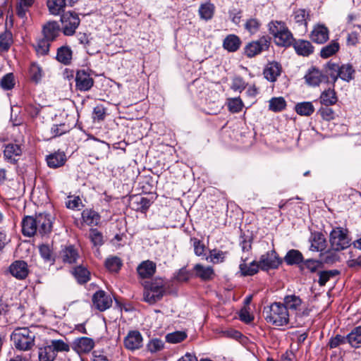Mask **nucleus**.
Wrapping results in <instances>:
<instances>
[{
	"label": "nucleus",
	"instance_id": "nucleus-1",
	"mask_svg": "<svg viewBox=\"0 0 361 361\" xmlns=\"http://www.w3.org/2000/svg\"><path fill=\"white\" fill-rule=\"evenodd\" d=\"M263 317L266 322L275 326H283L289 324L290 315L281 302H274L263 309Z\"/></svg>",
	"mask_w": 361,
	"mask_h": 361
},
{
	"label": "nucleus",
	"instance_id": "nucleus-2",
	"mask_svg": "<svg viewBox=\"0 0 361 361\" xmlns=\"http://www.w3.org/2000/svg\"><path fill=\"white\" fill-rule=\"evenodd\" d=\"M69 345L62 340H50L38 347L39 361H54L59 352H68Z\"/></svg>",
	"mask_w": 361,
	"mask_h": 361
},
{
	"label": "nucleus",
	"instance_id": "nucleus-3",
	"mask_svg": "<svg viewBox=\"0 0 361 361\" xmlns=\"http://www.w3.org/2000/svg\"><path fill=\"white\" fill-rule=\"evenodd\" d=\"M35 334L27 328H17L11 336L15 347L20 350H28L35 345Z\"/></svg>",
	"mask_w": 361,
	"mask_h": 361
},
{
	"label": "nucleus",
	"instance_id": "nucleus-4",
	"mask_svg": "<svg viewBox=\"0 0 361 361\" xmlns=\"http://www.w3.org/2000/svg\"><path fill=\"white\" fill-rule=\"evenodd\" d=\"M269 30L277 45L287 47L292 43L293 35L283 22L271 21L269 24Z\"/></svg>",
	"mask_w": 361,
	"mask_h": 361
},
{
	"label": "nucleus",
	"instance_id": "nucleus-5",
	"mask_svg": "<svg viewBox=\"0 0 361 361\" xmlns=\"http://www.w3.org/2000/svg\"><path fill=\"white\" fill-rule=\"evenodd\" d=\"M164 293V281L157 279L145 285L143 293L144 300L150 304H154L162 298Z\"/></svg>",
	"mask_w": 361,
	"mask_h": 361
},
{
	"label": "nucleus",
	"instance_id": "nucleus-6",
	"mask_svg": "<svg viewBox=\"0 0 361 361\" xmlns=\"http://www.w3.org/2000/svg\"><path fill=\"white\" fill-rule=\"evenodd\" d=\"M61 21L62 23L61 30L66 36L73 35L80 23L78 14L73 12L63 13L61 17Z\"/></svg>",
	"mask_w": 361,
	"mask_h": 361
},
{
	"label": "nucleus",
	"instance_id": "nucleus-7",
	"mask_svg": "<svg viewBox=\"0 0 361 361\" xmlns=\"http://www.w3.org/2000/svg\"><path fill=\"white\" fill-rule=\"evenodd\" d=\"M329 241L332 249L336 251L344 250L350 245L348 236L341 228L331 232Z\"/></svg>",
	"mask_w": 361,
	"mask_h": 361
},
{
	"label": "nucleus",
	"instance_id": "nucleus-8",
	"mask_svg": "<svg viewBox=\"0 0 361 361\" xmlns=\"http://www.w3.org/2000/svg\"><path fill=\"white\" fill-rule=\"evenodd\" d=\"M54 218L49 214L39 213L35 216L37 234L44 236L49 234L52 230Z\"/></svg>",
	"mask_w": 361,
	"mask_h": 361
},
{
	"label": "nucleus",
	"instance_id": "nucleus-9",
	"mask_svg": "<svg viewBox=\"0 0 361 361\" xmlns=\"http://www.w3.org/2000/svg\"><path fill=\"white\" fill-rule=\"evenodd\" d=\"M76 89L81 91L90 90L94 85V80L86 71L79 70L75 75Z\"/></svg>",
	"mask_w": 361,
	"mask_h": 361
},
{
	"label": "nucleus",
	"instance_id": "nucleus-10",
	"mask_svg": "<svg viewBox=\"0 0 361 361\" xmlns=\"http://www.w3.org/2000/svg\"><path fill=\"white\" fill-rule=\"evenodd\" d=\"M92 303L97 310L103 312L111 306L112 300L105 291L98 290L92 296Z\"/></svg>",
	"mask_w": 361,
	"mask_h": 361
},
{
	"label": "nucleus",
	"instance_id": "nucleus-11",
	"mask_svg": "<svg viewBox=\"0 0 361 361\" xmlns=\"http://www.w3.org/2000/svg\"><path fill=\"white\" fill-rule=\"evenodd\" d=\"M259 267L263 270H268L269 269H276L281 264V261L276 252L270 251L260 257L258 262H257Z\"/></svg>",
	"mask_w": 361,
	"mask_h": 361
},
{
	"label": "nucleus",
	"instance_id": "nucleus-12",
	"mask_svg": "<svg viewBox=\"0 0 361 361\" xmlns=\"http://www.w3.org/2000/svg\"><path fill=\"white\" fill-rule=\"evenodd\" d=\"M94 346L93 339L88 337L77 338L72 344V348L79 355L90 352Z\"/></svg>",
	"mask_w": 361,
	"mask_h": 361
},
{
	"label": "nucleus",
	"instance_id": "nucleus-13",
	"mask_svg": "<svg viewBox=\"0 0 361 361\" xmlns=\"http://www.w3.org/2000/svg\"><path fill=\"white\" fill-rule=\"evenodd\" d=\"M268 47V41L264 38H262L259 40L252 42L246 45L245 47V54L247 57L251 58L259 54L263 50L267 49Z\"/></svg>",
	"mask_w": 361,
	"mask_h": 361
},
{
	"label": "nucleus",
	"instance_id": "nucleus-14",
	"mask_svg": "<svg viewBox=\"0 0 361 361\" xmlns=\"http://www.w3.org/2000/svg\"><path fill=\"white\" fill-rule=\"evenodd\" d=\"M61 27L56 21H49L42 26L43 37L48 40L53 42L60 35Z\"/></svg>",
	"mask_w": 361,
	"mask_h": 361
},
{
	"label": "nucleus",
	"instance_id": "nucleus-15",
	"mask_svg": "<svg viewBox=\"0 0 361 361\" xmlns=\"http://www.w3.org/2000/svg\"><path fill=\"white\" fill-rule=\"evenodd\" d=\"M22 153L21 146L13 143L6 145L4 151L5 159L11 164L16 163L21 157Z\"/></svg>",
	"mask_w": 361,
	"mask_h": 361
},
{
	"label": "nucleus",
	"instance_id": "nucleus-16",
	"mask_svg": "<svg viewBox=\"0 0 361 361\" xmlns=\"http://www.w3.org/2000/svg\"><path fill=\"white\" fill-rule=\"evenodd\" d=\"M125 347L130 350L139 349L142 345V336L137 331H130L124 339Z\"/></svg>",
	"mask_w": 361,
	"mask_h": 361
},
{
	"label": "nucleus",
	"instance_id": "nucleus-17",
	"mask_svg": "<svg viewBox=\"0 0 361 361\" xmlns=\"http://www.w3.org/2000/svg\"><path fill=\"white\" fill-rule=\"evenodd\" d=\"M12 276L18 279H24L28 275L27 264L24 261H16L9 267Z\"/></svg>",
	"mask_w": 361,
	"mask_h": 361
},
{
	"label": "nucleus",
	"instance_id": "nucleus-18",
	"mask_svg": "<svg viewBox=\"0 0 361 361\" xmlns=\"http://www.w3.org/2000/svg\"><path fill=\"white\" fill-rule=\"evenodd\" d=\"M59 256L63 262L69 264L76 263L80 257L77 249L73 245H68L63 248Z\"/></svg>",
	"mask_w": 361,
	"mask_h": 361
},
{
	"label": "nucleus",
	"instance_id": "nucleus-19",
	"mask_svg": "<svg viewBox=\"0 0 361 361\" xmlns=\"http://www.w3.org/2000/svg\"><path fill=\"white\" fill-rule=\"evenodd\" d=\"M157 266L154 262L150 260L143 261L137 267L138 275L142 279L152 277L156 271Z\"/></svg>",
	"mask_w": 361,
	"mask_h": 361
},
{
	"label": "nucleus",
	"instance_id": "nucleus-20",
	"mask_svg": "<svg viewBox=\"0 0 361 361\" xmlns=\"http://www.w3.org/2000/svg\"><path fill=\"white\" fill-rule=\"evenodd\" d=\"M311 39L316 43L322 44L329 39V30L322 25H318L314 27L310 34Z\"/></svg>",
	"mask_w": 361,
	"mask_h": 361
},
{
	"label": "nucleus",
	"instance_id": "nucleus-21",
	"mask_svg": "<svg viewBox=\"0 0 361 361\" xmlns=\"http://www.w3.org/2000/svg\"><path fill=\"white\" fill-rule=\"evenodd\" d=\"M23 234L27 237L37 234L35 216H25L22 221Z\"/></svg>",
	"mask_w": 361,
	"mask_h": 361
},
{
	"label": "nucleus",
	"instance_id": "nucleus-22",
	"mask_svg": "<svg viewBox=\"0 0 361 361\" xmlns=\"http://www.w3.org/2000/svg\"><path fill=\"white\" fill-rule=\"evenodd\" d=\"M66 161L64 152H57L49 154L47 157V165L50 168L56 169L63 166Z\"/></svg>",
	"mask_w": 361,
	"mask_h": 361
},
{
	"label": "nucleus",
	"instance_id": "nucleus-23",
	"mask_svg": "<svg viewBox=\"0 0 361 361\" xmlns=\"http://www.w3.org/2000/svg\"><path fill=\"white\" fill-rule=\"evenodd\" d=\"M82 219L88 226H97L100 222L101 216L96 211L86 209L82 212Z\"/></svg>",
	"mask_w": 361,
	"mask_h": 361
},
{
	"label": "nucleus",
	"instance_id": "nucleus-24",
	"mask_svg": "<svg viewBox=\"0 0 361 361\" xmlns=\"http://www.w3.org/2000/svg\"><path fill=\"white\" fill-rule=\"evenodd\" d=\"M281 73V66L277 62L269 63L264 70V78L271 81L276 80Z\"/></svg>",
	"mask_w": 361,
	"mask_h": 361
},
{
	"label": "nucleus",
	"instance_id": "nucleus-25",
	"mask_svg": "<svg viewBox=\"0 0 361 361\" xmlns=\"http://www.w3.org/2000/svg\"><path fill=\"white\" fill-rule=\"evenodd\" d=\"M294 49L297 54L304 56H309L313 52L314 47L309 41L299 39L294 43Z\"/></svg>",
	"mask_w": 361,
	"mask_h": 361
},
{
	"label": "nucleus",
	"instance_id": "nucleus-26",
	"mask_svg": "<svg viewBox=\"0 0 361 361\" xmlns=\"http://www.w3.org/2000/svg\"><path fill=\"white\" fill-rule=\"evenodd\" d=\"M241 44V40L235 35H228L223 42V47L230 52L236 51Z\"/></svg>",
	"mask_w": 361,
	"mask_h": 361
},
{
	"label": "nucleus",
	"instance_id": "nucleus-27",
	"mask_svg": "<svg viewBox=\"0 0 361 361\" xmlns=\"http://www.w3.org/2000/svg\"><path fill=\"white\" fill-rule=\"evenodd\" d=\"M73 51L68 46H62L57 49L56 59L64 65H69L72 60Z\"/></svg>",
	"mask_w": 361,
	"mask_h": 361
},
{
	"label": "nucleus",
	"instance_id": "nucleus-28",
	"mask_svg": "<svg viewBox=\"0 0 361 361\" xmlns=\"http://www.w3.org/2000/svg\"><path fill=\"white\" fill-rule=\"evenodd\" d=\"M283 306L286 310L298 311L300 310L302 300L295 295H286L283 298Z\"/></svg>",
	"mask_w": 361,
	"mask_h": 361
},
{
	"label": "nucleus",
	"instance_id": "nucleus-29",
	"mask_svg": "<svg viewBox=\"0 0 361 361\" xmlns=\"http://www.w3.org/2000/svg\"><path fill=\"white\" fill-rule=\"evenodd\" d=\"M324 78L325 76L322 72L316 68H313L305 75L306 82L312 86L319 85Z\"/></svg>",
	"mask_w": 361,
	"mask_h": 361
},
{
	"label": "nucleus",
	"instance_id": "nucleus-30",
	"mask_svg": "<svg viewBox=\"0 0 361 361\" xmlns=\"http://www.w3.org/2000/svg\"><path fill=\"white\" fill-rule=\"evenodd\" d=\"M320 103L324 106L334 105L337 102V97L334 89L329 88L322 92L320 95Z\"/></svg>",
	"mask_w": 361,
	"mask_h": 361
},
{
	"label": "nucleus",
	"instance_id": "nucleus-31",
	"mask_svg": "<svg viewBox=\"0 0 361 361\" xmlns=\"http://www.w3.org/2000/svg\"><path fill=\"white\" fill-rule=\"evenodd\" d=\"M348 343L353 348L361 346V326L354 328L346 336Z\"/></svg>",
	"mask_w": 361,
	"mask_h": 361
},
{
	"label": "nucleus",
	"instance_id": "nucleus-32",
	"mask_svg": "<svg viewBox=\"0 0 361 361\" xmlns=\"http://www.w3.org/2000/svg\"><path fill=\"white\" fill-rule=\"evenodd\" d=\"M349 28L351 29V31L347 36V44L348 46H355L359 42L360 35L361 33V25H353L352 27Z\"/></svg>",
	"mask_w": 361,
	"mask_h": 361
},
{
	"label": "nucleus",
	"instance_id": "nucleus-33",
	"mask_svg": "<svg viewBox=\"0 0 361 361\" xmlns=\"http://www.w3.org/2000/svg\"><path fill=\"white\" fill-rule=\"evenodd\" d=\"M295 109L299 115L305 116H309L314 111V107L310 102L298 103L295 106Z\"/></svg>",
	"mask_w": 361,
	"mask_h": 361
},
{
	"label": "nucleus",
	"instance_id": "nucleus-34",
	"mask_svg": "<svg viewBox=\"0 0 361 361\" xmlns=\"http://www.w3.org/2000/svg\"><path fill=\"white\" fill-rule=\"evenodd\" d=\"M303 260L302 253L297 250H289L284 257L285 262L288 265L298 264Z\"/></svg>",
	"mask_w": 361,
	"mask_h": 361
},
{
	"label": "nucleus",
	"instance_id": "nucleus-35",
	"mask_svg": "<svg viewBox=\"0 0 361 361\" xmlns=\"http://www.w3.org/2000/svg\"><path fill=\"white\" fill-rule=\"evenodd\" d=\"M194 271L196 276L202 280H209L214 274V270L211 267H204L200 264H197L194 267Z\"/></svg>",
	"mask_w": 361,
	"mask_h": 361
},
{
	"label": "nucleus",
	"instance_id": "nucleus-36",
	"mask_svg": "<svg viewBox=\"0 0 361 361\" xmlns=\"http://www.w3.org/2000/svg\"><path fill=\"white\" fill-rule=\"evenodd\" d=\"M309 16V13L305 9L302 8L296 10L293 13V18L295 23L298 26H303L305 29L307 28Z\"/></svg>",
	"mask_w": 361,
	"mask_h": 361
},
{
	"label": "nucleus",
	"instance_id": "nucleus-37",
	"mask_svg": "<svg viewBox=\"0 0 361 361\" xmlns=\"http://www.w3.org/2000/svg\"><path fill=\"white\" fill-rule=\"evenodd\" d=\"M339 48L338 42L334 40L321 49L320 56L323 59H327L335 54L339 50Z\"/></svg>",
	"mask_w": 361,
	"mask_h": 361
},
{
	"label": "nucleus",
	"instance_id": "nucleus-38",
	"mask_svg": "<svg viewBox=\"0 0 361 361\" xmlns=\"http://www.w3.org/2000/svg\"><path fill=\"white\" fill-rule=\"evenodd\" d=\"M47 6L52 15H59L66 6V0H48Z\"/></svg>",
	"mask_w": 361,
	"mask_h": 361
},
{
	"label": "nucleus",
	"instance_id": "nucleus-39",
	"mask_svg": "<svg viewBox=\"0 0 361 361\" xmlns=\"http://www.w3.org/2000/svg\"><path fill=\"white\" fill-rule=\"evenodd\" d=\"M239 268L242 275L252 276L258 271L259 267L255 261H252L249 264L243 262L240 264Z\"/></svg>",
	"mask_w": 361,
	"mask_h": 361
},
{
	"label": "nucleus",
	"instance_id": "nucleus-40",
	"mask_svg": "<svg viewBox=\"0 0 361 361\" xmlns=\"http://www.w3.org/2000/svg\"><path fill=\"white\" fill-rule=\"evenodd\" d=\"M339 78L344 81L349 82L353 79L355 70L350 64H343L339 66Z\"/></svg>",
	"mask_w": 361,
	"mask_h": 361
},
{
	"label": "nucleus",
	"instance_id": "nucleus-41",
	"mask_svg": "<svg viewBox=\"0 0 361 361\" xmlns=\"http://www.w3.org/2000/svg\"><path fill=\"white\" fill-rule=\"evenodd\" d=\"M72 274L80 283H85L89 281V271L83 267L78 266L73 269Z\"/></svg>",
	"mask_w": 361,
	"mask_h": 361
},
{
	"label": "nucleus",
	"instance_id": "nucleus-42",
	"mask_svg": "<svg viewBox=\"0 0 361 361\" xmlns=\"http://www.w3.org/2000/svg\"><path fill=\"white\" fill-rule=\"evenodd\" d=\"M269 109L274 112H278L286 108V102L283 97H273L269 100Z\"/></svg>",
	"mask_w": 361,
	"mask_h": 361
},
{
	"label": "nucleus",
	"instance_id": "nucleus-43",
	"mask_svg": "<svg viewBox=\"0 0 361 361\" xmlns=\"http://www.w3.org/2000/svg\"><path fill=\"white\" fill-rule=\"evenodd\" d=\"M214 13V6L210 3L202 4L199 8L201 18L206 20H210L213 17Z\"/></svg>",
	"mask_w": 361,
	"mask_h": 361
},
{
	"label": "nucleus",
	"instance_id": "nucleus-44",
	"mask_svg": "<svg viewBox=\"0 0 361 361\" xmlns=\"http://www.w3.org/2000/svg\"><path fill=\"white\" fill-rule=\"evenodd\" d=\"M187 338V334L184 331H177L166 335L165 338L168 343H178Z\"/></svg>",
	"mask_w": 361,
	"mask_h": 361
},
{
	"label": "nucleus",
	"instance_id": "nucleus-45",
	"mask_svg": "<svg viewBox=\"0 0 361 361\" xmlns=\"http://www.w3.org/2000/svg\"><path fill=\"white\" fill-rule=\"evenodd\" d=\"M105 266L112 272H117L122 266V261L118 257H111L106 259Z\"/></svg>",
	"mask_w": 361,
	"mask_h": 361
},
{
	"label": "nucleus",
	"instance_id": "nucleus-46",
	"mask_svg": "<svg viewBox=\"0 0 361 361\" xmlns=\"http://www.w3.org/2000/svg\"><path fill=\"white\" fill-rule=\"evenodd\" d=\"M50 42L51 41L44 37L39 39L35 45L37 53L40 55H46L49 51Z\"/></svg>",
	"mask_w": 361,
	"mask_h": 361
},
{
	"label": "nucleus",
	"instance_id": "nucleus-47",
	"mask_svg": "<svg viewBox=\"0 0 361 361\" xmlns=\"http://www.w3.org/2000/svg\"><path fill=\"white\" fill-rule=\"evenodd\" d=\"M15 85L14 75L13 73L6 74L0 81V86L5 90H10Z\"/></svg>",
	"mask_w": 361,
	"mask_h": 361
},
{
	"label": "nucleus",
	"instance_id": "nucleus-48",
	"mask_svg": "<svg viewBox=\"0 0 361 361\" xmlns=\"http://www.w3.org/2000/svg\"><path fill=\"white\" fill-rule=\"evenodd\" d=\"M338 274L336 270L322 271L319 272L318 283L320 286H324L330 278L336 276Z\"/></svg>",
	"mask_w": 361,
	"mask_h": 361
},
{
	"label": "nucleus",
	"instance_id": "nucleus-49",
	"mask_svg": "<svg viewBox=\"0 0 361 361\" xmlns=\"http://www.w3.org/2000/svg\"><path fill=\"white\" fill-rule=\"evenodd\" d=\"M339 65L334 63H329L326 66V73L333 80L334 84L339 78Z\"/></svg>",
	"mask_w": 361,
	"mask_h": 361
},
{
	"label": "nucleus",
	"instance_id": "nucleus-50",
	"mask_svg": "<svg viewBox=\"0 0 361 361\" xmlns=\"http://www.w3.org/2000/svg\"><path fill=\"white\" fill-rule=\"evenodd\" d=\"M30 75L32 81L38 82L42 76V70L37 64L32 63L30 68Z\"/></svg>",
	"mask_w": 361,
	"mask_h": 361
},
{
	"label": "nucleus",
	"instance_id": "nucleus-51",
	"mask_svg": "<svg viewBox=\"0 0 361 361\" xmlns=\"http://www.w3.org/2000/svg\"><path fill=\"white\" fill-rule=\"evenodd\" d=\"M89 238L94 245H102L103 244V235L97 229H90Z\"/></svg>",
	"mask_w": 361,
	"mask_h": 361
},
{
	"label": "nucleus",
	"instance_id": "nucleus-52",
	"mask_svg": "<svg viewBox=\"0 0 361 361\" xmlns=\"http://www.w3.org/2000/svg\"><path fill=\"white\" fill-rule=\"evenodd\" d=\"M190 242L192 243L194 252L197 256H202L204 254L206 247L200 240L196 238H191Z\"/></svg>",
	"mask_w": 361,
	"mask_h": 361
},
{
	"label": "nucleus",
	"instance_id": "nucleus-53",
	"mask_svg": "<svg viewBox=\"0 0 361 361\" xmlns=\"http://www.w3.org/2000/svg\"><path fill=\"white\" fill-rule=\"evenodd\" d=\"M11 43V33L4 32L0 35V49L5 51L7 50Z\"/></svg>",
	"mask_w": 361,
	"mask_h": 361
},
{
	"label": "nucleus",
	"instance_id": "nucleus-54",
	"mask_svg": "<svg viewBox=\"0 0 361 361\" xmlns=\"http://www.w3.org/2000/svg\"><path fill=\"white\" fill-rule=\"evenodd\" d=\"M228 109L233 113H237L242 110L243 102L240 98H233L228 100Z\"/></svg>",
	"mask_w": 361,
	"mask_h": 361
},
{
	"label": "nucleus",
	"instance_id": "nucleus-55",
	"mask_svg": "<svg viewBox=\"0 0 361 361\" xmlns=\"http://www.w3.org/2000/svg\"><path fill=\"white\" fill-rule=\"evenodd\" d=\"M318 112L324 120L329 121L335 118V113L334 110L329 107V106L321 107Z\"/></svg>",
	"mask_w": 361,
	"mask_h": 361
},
{
	"label": "nucleus",
	"instance_id": "nucleus-56",
	"mask_svg": "<svg viewBox=\"0 0 361 361\" xmlns=\"http://www.w3.org/2000/svg\"><path fill=\"white\" fill-rule=\"evenodd\" d=\"M147 348L151 353L159 352L164 348V343L158 338L152 339L147 344Z\"/></svg>",
	"mask_w": 361,
	"mask_h": 361
},
{
	"label": "nucleus",
	"instance_id": "nucleus-57",
	"mask_svg": "<svg viewBox=\"0 0 361 361\" xmlns=\"http://www.w3.org/2000/svg\"><path fill=\"white\" fill-rule=\"evenodd\" d=\"M135 202L137 204V209L142 212H145L150 206V201L147 197H137Z\"/></svg>",
	"mask_w": 361,
	"mask_h": 361
},
{
	"label": "nucleus",
	"instance_id": "nucleus-58",
	"mask_svg": "<svg viewBox=\"0 0 361 361\" xmlns=\"http://www.w3.org/2000/svg\"><path fill=\"white\" fill-rule=\"evenodd\" d=\"M68 131L65 124L54 125L51 128V133L53 137L60 136Z\"/></svg>",
	"mask_w": 361,
	"mask_h": 361
},
{
	"label": "nucleus",
	"instance_id": "nucleus-59",
	"mask_svg": "<svg viewBox=\"0 0 361 361\" xmlns=\"http://www.w3.org/2000/svg\"><path fill=\"white\" fill-rule=\"evenodd\" d=\"M260 23L255 18H251L245 23V29L247 30L250 33H255L259 27Z\"/></svg>",
	"mask_w": 361,
	"mask_h": 361
},
{
	"label": "nucleus",
	"instance_id": "nucleus-60",
	"mask_svg": "<svg viewBox=\"0 0 361 361\" xmlns=\"http://www.w3.org/2000/svg\"><path fill=\"white\" fill-rule=\"evenodd\" d=\"M320 264H321L319 261L313 260V259H307L304 262V264L302 267V269L306 268L308 270H310L311 272H315L319 267Z\"/></svg>",
	"mask_w": 361,
	"mask_h": 361
},
{
	"label": "nucleus",
	"instance_id": "nucleus-61",
	"mask_svg": "<svg viewBox=\"0 0 361 361\" xmlns=\"http://www.w3.org/2000/svg\"><path fill=\"white\" fill-rule=\"evenodd\" d=\"M226 252L220 250H213L210 252L211 260L214 262H221L225 258Z\"/></svg>",
	"mask_w": 361,
	"mask_h": 361
},
{
	"label": "nucleus",
	"instance_id": "nucleus-62",
	"mask_svg": "<svg viewBox=\"0 0 361 361\" xmlns=\"http://www.w3.org/2000/svg\"><path fill=\"white\" fill-rule=\"evenodd\" d=\"M246 87V83L240 77H236L233 80L232 89L235 91L241 92Z\"/></svg>",
	"mask_w": 361,
	"mask_h": 361
},
{
	"label": "nucleus",
	"instance_id": "nucleus-63",
	"mask_svg": "<svg viewBox=\"0 0 361 361\" xmlns=\"http://www.w3.org/2000/svg\"><path fill=\"white\" fill-rule=\"evenodd\" d=\"M347 343L348 340L346 339V337L342 336L341 335H337L330 340L329 346L331 348H334L341 344H344Z\"/></svg>",
	"mask_w": 361,
	"mask_h": 361
},
{
	"label": "nucleus",
	"instance_id": "nucleus-64",
	"mask_svg": "<svg viewBox=\"0 0 361 361\" xmlns=\"http://www.w3.org/2000/svg\"><path fill=\"white\" fill-rule=\"evenodd\" d=\"M190 273L185 267L181 268L176 276L177 281L180 282L187 281L190 277Z\"/></svg>",
	"mask_w": 361,
	"mask_h": 361
}]
</instances>
